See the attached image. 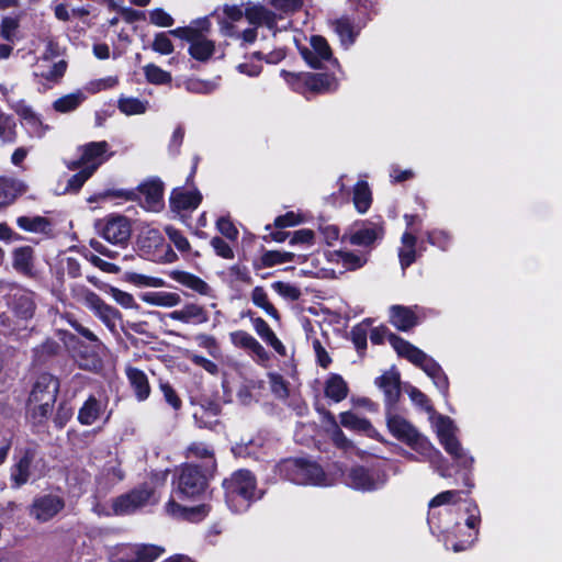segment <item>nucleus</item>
<instances>
[{
  "label": "nucleus",
  "instance_id": "nucleus-47",
  "mask_svg": "<svg viewBox=\"0 0 562 562\" xmlns=\"http://www.w3.org/2000/svg\"><path fill=\"white\" fill-rule=\"evenodd\" d=\"M144 75L147 81L153 85H168L171 82V75L154 64L144 67Z\"/></svg>",
  "mask_w": 562,
  "mask_h": 562
},
{
  "label": "nucleus",
  "instance_id": "nucleus-52",
  "mask_svg": "<svg viewBox=\"0 0 562 562\" xmlns=\"http://www.w3.org/2000/svg\"><path fill=\"white\" fill-rule=\"evenodd\" d=\"M461 494L462 492L457 490L441 492L429 502V508L432 509L442 505L456 504L461 499Z\"/></svg>",
  "mask_w": 562,
  "mask_h": 562
},
{
  "label": "nucleus",
  "instance_id": "nucleus-13",
  "mask_svg": "<svg viewBox=\"0 0 562 562\" xmlns=\"http://www.w3.org/2000/svg\"><path fill=\"white\" fill-rule=\"evenodd\" d=\"M101 236L111 244L125 245L131 236V224L125 216H111L98 224Z\"/></svg>",
  "mask_w": 562,
  "mask_h": 562
},
{
  "label": "nucleus",
  "instance_id": "nucleus-32",
  "mask_svg": "<svg viewBox=\"0 0 562 562\" xmlns=\"http://www.w3.org/2000/svg\"><path fill=\"white\" fill-rule=\"evenodd\" d=\"M210 508L207 505L195 507H183L175 501H169L166 505V512L172 517L184 518L189 520H200L205 517Z\"/></svg>",
  "mask_w": 562,
  "mask_h": 562
},
{
  "label": "nucleus",
  "instance_id": "nucleus-58",
  "mask_svg": "<svg viewBox=\"0 0 562 562\" xmlns=\"http://www.w3.org/2000/svg\"><path fill=\"white\" fill-rule=\"evenodd\" d=\"M165 231L169 239L179 251L187 252L190 250V243L180 231L171 226H167Z\"/></svg>",
  "mask_w": 562,
  "mask_h": 562
},
{
  "label": "nucleus",
  "instance_id": "nucleus-12",
  "mask_svg": "<svg viewBox=\"0 0 562 562\" xmlns=\"http://www.w3.org/2000/svg\"><path fill=\"white\" fill-rule=\"evenodd\" d=\"M213 473H206L199 465L186 464L182 467L178 483L177 492L181 498H194L206 490L207 477Z\"/></svg>",
  "mask_w": 562,
  "mask_h": 562
},
{
  "label": "nucleus",
  "instance_id": "nucleus-28",
  "mask_svg": "<svg viewBox=\"0 0 562 562\" xmlns=\"http://www.w3.org/2000/svg\"><path fill=\"white\" fill-rule=\"evenodd\" d=\"M170 278L201 295L213 296L212 288L198 276L181 270H173L170 272Z\"/></svg>",
  "mask_w": 562,
  "mask_h": 562
},
{
  "label": "nucleus",
  "instance_id": "nucleus-21",
  "mask_svg": "<svg viewBox=\"0 0 562 562\" xmlns=\"http://www.w3.org/2000/svg\"><path fill=\"white\" fill-rule=\"evenodd\" d=\"M165 318L177 321L186 325H198L206 323L209 316L203 306L196 303H187L181 308L166 314Z\"/></svg>",
  "mask_w": 562,
  "mask_h": 562
},
{
  "label": "nucleus",
  "instance_id": "nucleus-15",
  "mask_svg": "<svg viewBox=\"0 0 562 562\" xmlns=\"http://www.w3.org/2000/svg\"><path fill=\"white\" fill-rule=\"evenodd\" d=\"M165 549L155 544H125L119 550L117 562H154Z\"/></svg>",
  "mask_w": 562,
  "mask_h": 562
},
{
  "label": "nucleus",
  "instance_id": "nucleus-62",
  "mask_svg": "<svg viewBox=\"0 0 562 562\" xmlns=\"http://www.w3.org/2000/svg\"><path fill=\"white\" fill-rule=\"evenodd\" d=\"M126 280L138 286H159L162 284V281L159 279H155L145 274H139L136 272L127 273Z\"/></svg>",
  "mask_w": 562,
  "mask_h": 562
},
{
  "label": "nucleus",
  "instance_id": "nucleus-46",
  "mask_svg": "<svg viewBox=\"0 0 562 562\" xmlns=\"http://www.w3.org/2000/svg\"><path fill=\"white\" fill-rule=\"evenodd\" d=\"M252 303L262 308L269 316L279 318L277 308L269 302L268 294L262 286H256L251 292Z\"/></svg>",
  "mask_w": 562,
  "mask_h": 562
},
{
  "label": "nucleus",
  "instance_id": "nucleus-19",
  "mask_svg": "<svg viewBox=\"0 0 562 562\" xmlns=\"http://www.w3.org/2000/svg\"><path fill=\"white\" fill-rule=\"evenodd\" d=\"M200 27L196 29V33L190 42L189 53L190 55L199 60L206 61L214 54V43L202 34V31H207L210 22L205 19L199 22Z\"/></svg>",
  "mask_w": 562,
  "mask_h": 562
},
{
  "label": "nucleus",
  "instance_id": "nucleus-39",
  "mask_svg": "<svg viewBox=\"0 0 562 562\" xmlns=\"http://www.w3.org/2000/svg\"><path fill=\"white\" fill-rule=\"evenodd\" d=\"M280 75L293 91L303 95H307L310 93V72H290L281 70Z\"/></svg>",
  "mask_w": 562,
  "mask_h": 562
},
{
  "label": "nucleus",
  "instance_id": "nucleus-44",
  "mask_svg": "<svg viewBox=\"0 0 562 562\" xmlns=\"http://www.w3.org/2000/svg\"><path fill=\"white\" fill-rule=\"evenodd\" d=\"M70 325L80 336H82L92 344V350L95 355H104L108 352V347L88 327H85L77 321H71Z\"/></svg>",
  "mask_w": 562,
  "mask_h": 562
},
{
  "label": "nucleus",
  "instance_id": "nucleus-17",
  "mask_svg": "<svg viewBox=\"0 0 562 562\" xmlns=\"http://www.w3.org/2000/svg\"><path fill=\"white\" fill-rule=\"evenodd\" d=\"M304 60L313 68H321L331 61L333 54L327 41L318 35L311 37V46L301 49Z\"/></svg>",
  "mask_w": 562,
  "mask_h": 562
},
{
  "label": "nucleus",
  "instance_id": "nucleus-25",
  "mask_svg": "<svg viewBox=\"0 0 562 562\" xmlns=\"http://www.w3.org/2000/svg\"><path fill=\"white\" fill-rule=\"evenodd\" d=\"M106 409V402L89 396L78 413V420L81 425L90 426L100 419Z\"/></svg>",
  "mask_w": 562,
  "mask_h": 562
},
{
  "label": "nucleus",
  "instance_id": "nucleus-3",
  "mask_svg": "<svg viewBox=\"0 0 562 562\" xmlns=\"http://www.w3.org/2000/svg\"><path fill=\"white\" fill-rule=\"evenodd\" d=\"M225 499L234 513L247 510L250 504L261 495L257 491L256 479L248 470H238L224 480Z\"/></svg>",
  "mask_w": 562,
  "mask_h": 562
},
{
  "label": "nucleus",
  "instance_id": "nucleus-64",
  "mask_svg": "<svg viewBox=\"0 0 562 562\" xmlns=\"http://www.w3.org/2000/svg\"><path fill=\"white\" fill-rule=\"evenodd\" d=\"M149 21L150 23L161 27H168L173 24L172 16L162 9L151 10L149 12Z\"/></svg>",
  "mask_w": 562,
  "mask_h": 562
},
{
  "label": "nucleus",
  "instance_id": "nucleus-24",
  "mask_svg": "<svg viewBox=\"0 0 562 562\" xmlns=\"http://www.w3.org/2000/svg\"><path fill=\"white\" fill-rule=\"evenodd\" d=\"M375 384L383 391L387 406H393L400 397V373L390 370L375 380Z\"/></svg>",
  "mask_w": 562,
  "mask_h": 562
},
{
  "label": "nucleus",
  "instance_id": "nucleus-54",
  "mask_svg": "<svg viewBox=\"0 0 562 562\" xmlns=\"http://www.w3.org/2000/svg\"><path fill=\"white\" fill-rule=\"evenodd\" d=\"M336 257V260L341 262L344 267L347 269H357L364 265L366 258L362 256H357L349 251H336L333 254Z\"/></svg>",
  "mask_w": 562,
  "mask_h": 562
},
{
  "label": "nucleus",
  "instance_id": "nucleus-20",
  "mask_svg": "<svg viewBox=\"0 0 562 562\" xmlns=\"http://www.w3.org/2000/svg\"><path fill=\"white\" fill-rule=\"evenodd\" d=\"M221 405L213 401H203L195 406L193 418L200 428L216 430L220 422Z\"/></svg>",
  "mask_w": 562,
  "mask_h": 562
},
{
  "label": "nucleus",
  "instance_id": "nucleus-43",
  "mask_svg": "<svg viewBox=\"0 0 562 562\" xmlns=\"http://www.w3.org/2000/svg\"><path fill=\"white\" fill-rule=\"evenodd\" d=\"M372 202L371 191L368 183L359 181L353 189V203L358 212L366 213Z\"/></svg>",
  "mask_w": 562,
  "mask_h": 562
},
{
  "label": "nucleus",
  "instance_id": "nucleus-6",
  "mask_svg": "<svg viewBox=\"0 0 562 562\" xmlns=\"http://www.w3.org/2000/svg\"><path fill=\"white\" fill-rule=\"evenodd\" d=\"M432 426L443 449L450 454L457 464L468 469L472 465L474 459L462 448L457 438L458 428L450 417L435 415Z\"/></svg>",
  "mask_w": 562,
  "mask_h": 562
},
{
  "label": "nucleus",
  "instance_id": "nucleus-61",
  "mask_svg": "<svg viewBox=\"0 0 562 562\" xmlns=\"http://www.w3.org/2000/svg\"><path fill=\"white\" fill-rule=\"evenodd\" d=\"M257 382L254 380H244L237 391V398L243 405L252 402V391L256 389Z\"/></svg>",
  "mask_w": 562,
  "mask_h": 562
},
{
  "label": "nucleus",
  "instance_id": "nucleus-60",
  "mask_svg": "<svg viewBox=\"0 0 562 562\" xmlns=\"http://www.w3.org/2000/svg\"><path fill=\"white\" fill-rule=\"evenodd\" d=\"M153 49L162 55H169L173 52V44L167 33H158L151 45Z\"/></svg>",
  "mask_w": 562,
  "mask_h": 562
},
{
  "label": "nucleus",
  "instance_id": "nucleus-4",
  "mask_svg": "<svg viewBox=\"0 0 562 562\" xmlns=\"http://www.w3.org/2000/svg\"><path fill=\"white\" fill-rule=\"evenodd\" d=\"M389 340L398 356L406 358L408 361L419 367L445 396L448 394L449 381L437 361L423 350L394 334H389Z\"/></svg>",
  "mask_w": 562,
  "mask_h": 562
},
{
  "label": "nucleus",
  "instance_id": "nucleus-45",
  "mask_svg": "<svg viewBox=\"0 0 562 562\" xmlns=\"http://www.w3.org/2000/svg\"><path fill=\"white\" fill-rule=\"evenodd\" d=\"M340 424L345 428L358 431H370L372 429L368 419L361 418L351 412H345L340 414Z\"/></svg>",
  "mask_w": 562,
  "mask_h": 562
},
{
  "label": "nucleus",
  "instance_id": "nucleus-23",
  "mask_svg": "<svg viewBox=\"0 0 562 562\" xmlns=\"http://www.w3.org/2000/svg\"><path fill=\"white\" fill-rule=\"evenodd\" d=\"M201 201L202 194L199 190L177 188L171 193L170 206L175 211H193L200 205Z\"/></svg>",
  "mask_w": 562,
  "mask_h": 562
},
{
  "label": "nucleus",
  "instance_id": "nucleus-7",
  "mask_svg": "<svg viewBox=\"0 0 562 562\" xmlns=\"http://www.w3.org/2000/svg\"><path fill=\"white\" fill-rule=\"evenodd\" d=\"M79 295L81 303L93 313L109 331L117 334V323L122 321V313L87 288H80Z\"/></svg>",
  "mask_w": 562,
  "mask_h": 562
},
{
  "label": "nucleus",
  "instance_id": "nucleus-59",
  "mask_svg": "<svg viewBox=\"0 0 562 562\" xmlns=\"http://www.w3.org/2000/svg\"><path fill=\"white\" fill-rule=\"evenodd\" d=\"M54 405L44 406V403L27 405V412L35 424H42L52 414Z\"/></svg>",
  "mask_w": 562,
  "mask_h": 562
},
{
  "label": "nucleus",
  "instance_id": "nucleus-22",
  "mask_svg": "<svg viewBox=\"0 0 562 562\" xmlns=\"http://www.w3.org/2000/svg\"><path fill=\"white\" fill-rule=\"evenodd\" d=\"M364 23L366 22L355 23L349 16H341L331 21V26L338 35L341 45L349 48L356 42Z\"/></svg>",
  "mask_w": 562,
  "mask_h": 562
},
{
  "label": "nucleus",
  "instance_id": "nucleus-29",
  "mask_svg": "<svg viewBox=\"0 0 562 562\" xmlns=\"http://www.w3.org/2000/svg\"><path fill=\"white\" fill-rule=\"evenodd\" d=\"M12 266L16 272L25 277L34 274V252L29 246L15 248L12 252Z\"/></svg>",
  "mask_w": 562,
  "mask_h": 562
},
{
  "label": "nucleus",
  "instance_id": "nucleus-11",
  "mask_svg": "<svg viewBox=\"0 0 562 562\" xmlns=\"http://www.w3.org/2000/svg\"><path fill=\"white\" fill-rule=\"evenodd\" d=\"M78 159L68 164L71 169L83 168L93 173L102 164L109 160L113 153L105 140L90 142L78 147Z\"/></svg>",
  "mask_w": 562,
  "mask_h": 562
},
{
  "label": "nucleus",
  "instance_id": "nucleus-56",
  "mask_svg": "<svg viewBox=\"0 0 562 562\" xmlns=\"http://www.w3.org/2000/svg\"><path fill=\"white\" fill-rule=\"evenodd\" d=\"M19 21L13 16H4L0 25V35L8 42H13L16 37Z\"/></svg>",
  "mask_w": 562,
  "mask_h": 562
},
{
  "label": "nucleus",
  "instance_id": "nucleus-30",
  "mask_svg": "<svg viewBox=\"0 0 562 562\" xmlns=\"http://www.w3.org/2000/svg\"><path fill=\"white\" fill-rule=\"evenodd\" d=\"M126 376L134 391V394L139 402H144L150 394V386L148 378L142 370L133 367L126 368Z\"/></svg>",
  "mask_w": 562,
  "mask_h": 562
},
{
  "label": "nucleus",
  "instance_id": "nucleus-48",
  "mask_svg": "<svg viewBox=\"0 0 562 562\" xmlns=\"http://www.w3.org/2000/svg\"><path fill=\"white\" fill-rule=\"evenodd\" d=\"M295 258H301V256H296L295 254L289 251L269 250L262 255L261 259L266 267H272L276 265L291 262Z\"/></svg>",
  "mask_w": 562,
  "mask_h": 562
},
{
  "label": "nucleus",
  "instance_id": "nucleus-33",
  "mask_svg": "<svg viewBox=\"0 0 562 562\" xmlns=\"http://www.w3.org/2000/svg\"><path fill=\"white\" fill-rule=\"evenodd\" d=\"M188 458H199L203 461L202 469L206 473H213L216 469V461L213 450L203 442H193L187 449Z\"/></svg>",
  "mask_w": 562,
  "mask_h": 562
},
{
  "label": "nucleus",
  "instance_id": "nucleus-34",
  "mask_svg": "<svg viewBox=\"0 0 562 562\" xmlns=\"http://www.w3.org/2000/svg\"><path fill=\"white\" fill-rule=\"evenodd\" d=\"M325 396L336 403L341 402L348 395V385L341 375L330 373L324 383Z\"/></svg>",
  "mask_w": 562,
  "mask_h": 562
},
{
  "label": "nucleus",
  "instance_id": "nucleus-2",
  "mask_svg": "<svg viewBox=\"0 0 562 562\" xmlns=\"http://www.w3.org/2000/svg\"><path fill=\"white\" fill-rule=\"evenodd\" d=\"M226 20L221 21V31L225 35H238L239 26L237 23L241 22L244 16L251 25H265L271 31H280L286 29V25L278 27V20H281L280 14H276L260 4H250L245 11L237 5H226L224 8Z\"/></svg>",
  "mask_w": 562,
  "mask_h": 562
},
{
  "label": "nucleus",
  "instance_id": "nucleus-5",
  "mask_svg": "<svg viewBox=\"0 0 562 562\" xmlns=\"http://www.w3.org/2000/svg\"><path fill=\"white\" fill-rule=\"evenodd\" d=\"M279 474L295 484L329 486L337 481L336 476L326 473L317 463L305 459H288L278 465Z\"/></svg>",
  "mask_w": 562,
  "mask_h": 562
},
{
  "label": "nucleus",
  "instance_id": "nucleus-1",
  "mask_svg": "<svg viewBox=\"0 0 562 562\" xmlns=\"http://www.w3.org/2000/svg\"><path fill=\"white\" fill-rule=\"evenodd\" d=\"M387 428L395 438L405 442L423 458L428 460L442 477L449 476L448 468L445 465L446 461L440 451L437 450L427 438L422 436L404 417L389 412Z\"/></svg>",
  "mask_w": 562,
  "mask_h": 562
},
{
  "label": "nucleus",
  "instance_id": "nucleus-16",
  "mask_svg": "<svg viewBox=\"0 0 562 562\" xmlns=\"http://www.w3.org/2000/svg\"><path fill=\"white\" fill-rule=\"evenodd\" d=\"M64 506L65 502L58 495H43L34 499L30 509V515L36 520L45 522L56 516Z\"/></svg>",
  "mask_w": 562,
  "mask_h": 562
},
{
  "label": "nucleus",
  "instance_id": "nucleus-26",
  "mask_svg": "<svg viewBox=\"0 0 562 562\" xmlns=\"http://www.w3.org/2000/svg\"><path fill=\"white\" fill-rule=\"evenodd\" d=\"M26 190L27 186L21 180L0 178V210L11 205Z\"/></svg>",
  "mask_w": 562,
  "mask_h": 562
},
{
  "label": "nucleus",
  "instance_id": "nucleus-8",
  "mask_svg": "<svg viewBox=\"0 0 562 562\" xmlns=\"http://www.w3.org/2000/svg\"><path fill=\"white\" fill-rule=\"evenodd\" d=\"M157 503L155 488L145 483L113 499L112 508L116 515H131L137 510Z\"/></svg>",
  "mask_w": 562,
  "mask_h": 562
},
{
  "label": "nucleus",
  "instance_id": "nucleus-53",
  "mask_svg": "<svg viewBox=\"0 0 562 562\" xmlns=\"http://www.w3.org/2000/svg\"><path fill=\"white\" fill-rule=\"evenodd\" d=\"M260 442L258 440L250 439L247 442H238L233 446L232 451L236 457H254L258 458L257 450L260 447Z\"/></svg>",
  "mask_w": 562,
  "mask_h": 562
},
{
  "label": "nucleus",
  "instance_id": "nucleus-9",
  "mask_svg": "<svg viewBox=\"0 0 562 562\" xmlns=\"http://www.w3.org/2000/svg\"><path fill=\"white\" fill-rule=\"evenodd\" d=\"M117 195L138 201L142 207L150 212H159L164 206V184L159 179H149L135 190L122 191Z\"/></svg>",
  "mask_w": 562,
  "mask_h": 562
},
{
  "label": "nucleus",
  "instance_id": "nucleus-35",
  "mask_svg": "<svg viewBox=\"0 0 562 562\" xmlns=\"http://www.w3.org/2000/svg\"><path fill=\"white\" fill-rule=\"evenodd\" d=\"M142 300L153 306L171 308L180 305L181 296L177 292L157 291L147 292L142 295Z\"/></svg>",
  "mask_w": 562,
  "mask_h": 562
},
{
  "label": "nucleus",
  "instance_id": "nucleus-50",
  "mask_svg": "<svg viewBox=\"0 0 562 562\" xmlns=\"http://www.w3.org/2000/svg\"><path fill=\"white\" fill-rule=\"evenodd\" d=\"M15 127H16V124L11 116L0 113V138L3 142H7V143L15 142V138H16Z\"/></svg>",
  "mask_w": 562,
  "mask_h": 562
},
{
  "label": "nucleus",
  "instance_id": "nucleus-51",
  "mask_svg": "<svg viewBox=\"0 0 562 562\" xmlns=\"http://www.w3.org/2000/svg\"><path fill=\"white\" fill-rule=\"evenodd\" d=\"M269 383L271 392L276 397L284 400L289 396L288 382L278 373H269Z\"/></svg>",
  "mask_w": 562,
  "mask_h": 562
},
{
  "label": "nucleus",
  "instance_id": "nucleus-27",
  "mask_svg": "<svg viewBox=\"0 0 562 562\" xmlns=\"http://www.w3.org/2000/svg\"><path fill=\"white\" fill-rule=\"evenodd\" d=\"M383 235V228L374 223H366L360 228L355 229L348 236L351 245L370 246Z\"/></svg>",
  "mask_w": 562,
  "mask_h": 562
},
{
  "label": "nucleus",
  "instance_id": "nucleus-18",
  "mask_svg": "<svg viewBox=\"0 0 562 562\" xmlns=\"http://www.w3.org/2000/svg\"><path fill=\"white\" fill-rule=\"evenodd\" d=\"M8 306L19 318H31L35 311L33 293L24 289L14 288L8 296Z\"/></svg>",
  "mask_w": 562,
  "mask_h": 562
},
{
  "label": "nucleus",
  "instance_id": "nucleus-38",
  "mask_svg": "<svg viewBox=\"0 0 562 562\" xmlns=\"http://www.w3.org/2000/svg\"><path fill=\"white\" fill-rule=\"evenodd\" d=\"M87 99L82 90L65 94L53 102V109L58 113H70L77 110Z\"/></svg>",
  "mask_w": 562,
  "mask_h": 562
},
{
  "label": "nucleus",
  "instance_id": "nucleus-57",
  "mask_svg": "<svg viewBox=\"0 0 562 562\" xmlns=\"http://www.w3.org/2000/svg\"><path fill=\"white\" fill-rule=\"evenodd\" d=\"M427 240L430 245L436 246L442 250H446L450 245V235L441 229H434L426 233Z\"/></svg>",
  "mask_w": 562,
  "mask_h": 562
},
{
  "label": "nucleus",
  "instance_id": "nucleus-37",
  "mask_svg": "<svg viewBox=\"0 0 562 562\" xmlns=\"http://www.w3.org/2000/svg\"><path fill=\"white\" fill-rule=\"evenodd\" d=\"M402 247L398 250V259L403 270L416 260L417 238L413 232L406 231L401 238Z\"/></svg>",
  "mask_w": 562,
  "mask_h": 562
},
{
  "label": "nucleus",
  "instance_id": "nucleus-49",
  "mask_svg": "<svg viewBox=\"0 0 562 562\" xmlns=\"http://www.w3.org/2000/svg\"><path fill=\"white\" fill-rule=\"evenodd\" d=\"M106 293H109L123 308H138V304L134 296L128 292L122 291L113 285H109L106 286Z\"/></svg>",
  "mask_w": 562,
  "mask_h": 562
},
{
  "label": "nucleus",
  "instance_id": "nucleus-14",
  "mask_svg": "<svg viewBox=\"0 0 562 562\" xmlns=\"http://www.w3.org/2000/svg\"><path fill=\"white\" fill-rule=\"evenodd\" d=\"M59 390V382L52 374L43 373L35 381L29 397V404L44 403V406L54 405Z\"/></svg>",
  "mask_w": 562,
  "mask_h": 562
},
{
  "label": "nucleus",
  "instance_id": "nucleus-42",
  "mask_svg": "<svg viewBox=\"0 0 562 562\" xmlns=\"http://www.w3.org/2000/svg\"><path fill=\"white\" fill-rule=\"evenodd\" d=\"M119 110L126 115L143 114L148 109V101L122 95L117 101Z\"/></svg>",
  "mask_w": 562,
  "mask_h": 562
},
{
  "label": "nucleus",
  "instance_id": "nucleus-10",
  "mask_svg": "<svg viewBox=\"0 0 562 562\" xmlns=\"http://www.w3.org/2000/svg\"><path fill=\"white\" fill-rule=\"evenodd\" d=\"M344 483L357 491L373 492L386 484L387 475L380 469L355 467L341 472Z\"/></svg>",
  "mask_w": 562,
  "mask_h": 562
},
{
  "label": "nucleus",
  "instance_id": "nucleus-41",
  "mask_svg": "<svg viewBox=\"0 0 562 562\" xmlns=\"http://www.w3.org/2000/svg\"><path fill=\"white\" fill-rule=\"evenodd\" d=\"M33 460V454L26 451L24 456L12 468L11 479L16 487L25 484L30 477V467Z\"/></svg>",
  "mask_w": 562,
  "mask_h": 562
},
{
  "label": "nucleus",
  "instance_id": "nucleus-55",
  "mask_svg": "<svg viewBox=\"0 0 562 562\" xmlns=\"http://www.w3.org/2000/svg\"><path fill=\"white\" fill-rule=\"evenodd\" d=\"M271 286L279 295L286 300L296 301L301 296V290L291 283L277 281Z\"/></svg>",
  "mask_w": 562,
  "mask_h": 562
},
{
  "label": "nucleus",
  "instance_id": "nucleus-63",
  "mask_svg": "<svg viewBox=\"0 0 562 562\" xmlns=\"http://www.w3.org/2000/svg\"><path fill=\"white\" fill-rule=\"evenodd\" d=\"M142 247L158 248L164 245V237L159 231L155 228L147 229L140 238Z\"/></svg>",
  "mask_w": 562,
  "mask_h": 562
},
{
  "label": "nucleus",
  "instance_id": "nucleus-31",
  "mask_svg": "<svg viewBox=\"0 0 562 562\" xmlns=\"http://www.w3.org/2000/svg\"><path fill=\"white\" fill-rule=\"evenodd\" d=\"M390 321L397 329L406 331L417 324V316L409 307L393 305L390 308Z\"/></svg>",
  "mask_w": 562,
  "mask_h": 562
},
{
  "label": "nucleus",
  "instance_id": "nucleus-36",
  "mask_svg": "<svg viewBox=\"0 0 562 562\" xmlns=\"http://www.w3.org/2000/svg\"><path fill=\"white\" fill-rule=\"evenodd\" d=\"M16 225L25 232L34 234H48L52 231V222L40 215H23L16 218Z\"/></svg>",
  "mask_w": 562,
  "mask_h": 562
},
{
  "label": "nucleus",
  "instance_id": "nucleus-40",
  "mask_svg": "<svg viewBox=\"0 0 562 562\" xmlns=\"http://www.w3.org/2000/svg\"><path fill=\"white\" fill-rule=\"evenodd\" d=\"M337 79L328 74H311L310 93H325L335 91Z\"/></svg>",
  "mask_w": 562,
  "mask_h": 562
}]
</instances>
